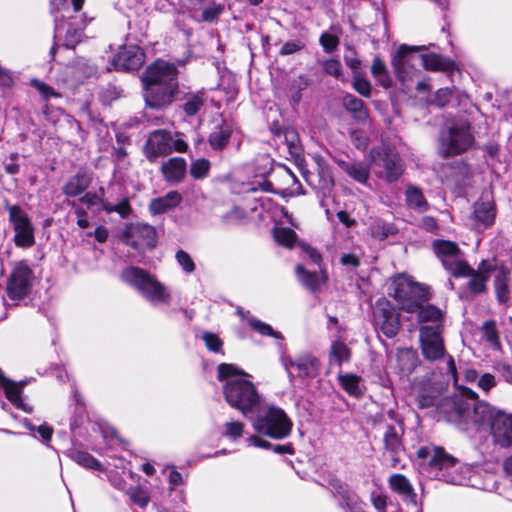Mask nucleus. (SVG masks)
<instances>
[{
  "label": "nucleus",
  "instance_id": "nucleus-58",
  "mask_svg": "<svg viewBox=\"0 0 512 512\" xmlns=\"http://www.w3.org/2000/svg\"><path fill=\"white\" fill-rule=\"evenodd\" d=\"M129 495L131 500L140 507H145L148 504L149 497L147 493L141 489H132Z\"/></svg>",
  "mask_w": 512,
  "mask_h": 512
},
{
  "label": "nucleus",
  "instance_id": "nucleus-51",
  "mask_svg": "<svg viewBox=\"0 0 512 512\" xmlns=\"http://www.w3.org/2000/svg\"><path fill=\"white\" fill-rule=\"evenodd\" d=\"M353 88L362 96L370 97L371 95V84L366 79L361 77L360 75L353 76Z\"/></svg>",
  "mask_w": 512,
  "mask_h": 512
},
{
  "label": "nucleus",
  "instance_id": "nucleus-14",
  "mask_svg": "<svg viewBox=\"0 0 512 512\" xmlns=\"http://www.w3.org/2000/svg\"><path fill=\"white\" fill-rule=\"evenodd\" d=\"M421 49V46L401 45L394 54L392 67L400 81H407L416 70L415 62L420 61V56L414 55L413 52Z\"/></svg>",
  "mask_w": 512,
  "mask_h": 512
},
{
  "label": "nucleus",
  "instance_id": "nucleus-31",
  "mask_svg": "<svg viewBox=\"0 0 512 512\" xmlns=\"http://www.w3.org/2000/svg\"><path fill=\"white\" fill-rule=\"evenodd\" d=\"M23 385V383H15L6 377H2V381L0 382V386L4 388L6 398L16 407L28 411L21 399Z\"/></svg>",
  "mask_w": 512,
  "mask_h": 512
},
{
  "label": "nucleus",
  "instance_id": "nucleus-29",
  "mask_svg": "<svg viewBox=\"0 0 512 512\" xmlns=\"http://www.w3.org/2000/svg\"><path fill=\"white\" fill-rule=\"evenodd\" d=\"M420 61L426 70L431 71L447 72L454 67L453 61L434 53L420 55Z\"/></svg>",
  "mask_w": 512,
  "mask_h": 512
},
{
  "label": "nucleus",
  "instance_id": "nucleus-49",
  "mask_svg": "<svg viewBox=\"0 0 512 512\" xmlns=\"http://www.w3.org/2000/svg\"><path fill=\"white\" fill-rule=\"evenodd\" d=\"M175 258L177 263L185 273L191 274L195 271V263L191 256L186 251L178 250L176 252Z\"/></svg>",
  "mask_w": 512,
  "mask_h": 512
},
{
  "label": "nucleus",
  "instance_id": "nucleus-12",
  "mask_svg": "<svg viewBox=\"0 0 512 512\" xmlns=\"http://www.w3.org/2000/svg\"><path fill=\"white\" fill-rule=\"evenodd\" d=\"M373 314L376 328L386 337L392 338L398 333L400 328L399 315L388 301H377Z\"/></svg>",
  "mask_w": 512,
  "mask_h": 512
},
{
  "label": "nucleus",
  "instance_id": "nucleus-11",
  "mask_svg": "<svg viewBox=\"0 0 512 512\" xmlns=\"http://www.w3.org/2000/svg\"><path fill=\"white\" fill-rule=\"evenodd\" d=\"M421 350L425 359L436 361L445 355L440 325H423L420 327Z\"/></svg>",
  "mask_w": 512,
  "mask_h": 512
},
{
  "label": "nucleus",
  "instance_id": "nucleus-61",
  "mask_svg": "<svg viewBox=\"0 0 512 512\" xmlns=\"http://www.w3.org/2000/svg\"><path fill=\"white\" fill-rule=\"evenodd\" d=\"M451 90L449 88H441L435 94V103L439 107L445 106L451 97Z\"/></svg>",
  "mask_w": 512,
  "mask_h": 512
},
{
  "label": "nucleus",
  "instance_id": "nucleus-20",
  "mask_svg": "<svg viewBox=\"0 0 512 512\" xmlns=\"http://www.w3.org/2000/svg\"><path fill=\"white\" fill-rule=\"evenodd\" d=\"M144 58V53L140 47L127 46L117 53L114 59V64L121 70H137L143 65Z\"/></svg>",
  "mask_w": 512,
  "mask_h": 512
},
{
  "label": "nucleus",
  "instance_id": "nucleus-13",
  "mask_svg": "<svg viewBox=\"0 0 512 512\" xmlns=\"http://www.w3.org/2000/svg\"><path fill=\"white\" fill-rule=\"evenodd\" d=\"M142 80L145 86H170V84H178L177 69L174 64L163 60H156L146 69Z\"/></svg>",
  "mask_w": 512,
  "mask_h": 512
},
{
  "label": "nucleus",
  "instance_id": "nucleus-25",
  "mask_svg": "<svg viewBox=\"0 0 512 512\" xmlns=\"http://www.w3.org/2000/svg\"><path fill=\"white\" fill-rule=\"evenodd\" d=\"M161 171L167 182H181L186 174V161L181 157H174L162 164Z\"/></svg>",
  "mask_w": 512,
  "mask_h": 512
},
{
  "label": "nucleus",
  "instance_id": "nucleus-45",
  "mask_svg": "<svg viewBox=\"0 0 512 512\" xmlns=\"http://www.w3.org/2000/svg\"><path fill=\"white\" fill-rule=\"evenodd\" d=\"M244 424L240 421H229L223 425V431L221 435L223 437L229 438L233 441L242 437L244 432Z\"/></svg>",
  "mask_w": 512,
  "mask_h": 512
},
{
  "label": "nucleus",
  "instance_id": "nucleus-5",
  "mask_svg": "<svg viewBox=\"0 0 512 512\" xmlns=\"http://www.w3.org/2000/svg\"><path fill=\"white\" fill-rule=\"evenodd\" d=\"M254 429L273 439H283L290 435L292 422L284 410L270 407L264 414L258 415L252 422Z\"/></svg>",
  "mask_w": 512,
  "mask_h": 512
},
{
  "label": "nucleus",
  "instance_id": "nucleus-9",
  "mask_svg": "<svg viewBox=\"0 0 512 512\" xmlns=\"http://www.w3.org/2000/svg\"><path fill=\"white\" fill-rule=\"evenodd\" d=\"M6 209L15 232V245L21 248L32 247L35 244L34 226L28 214L18 205H7Z\"/></svg>",
  "mask_w": 512,
  "mask_h": 512
},
{
  "label": "nucleus",
  "instance_id": "nucleus-37",
  "mask_svg": "<svg viewBox=\"0 0 512 512\" xmlns=\"http://www.w3.org/2000/svg\"><path fill=\"white\" fill-rule=\"evenodd\" d=\"M371 74L383 88L387 89L391 87L392 82L388 75L386 65L378 56L373 59Z\"/></svg>",
  "mask_w": 512,
  "mask_h": 512
},
{
  "label": "nucleus",
  "instance_id": "nucleus-10",
  "mask_svg": "<svg viewBox=\"0 0 512 512\" xmlns=\"http://www.w3.org/2000/svg\"><path fill=\"white\" fill-rule=\"evenodd\" d=\"M496 204L492 189H485L480 198L473 205L470 216L471 225L477 231L491 227L496 218Z\"/></svg>",
  "mask_w": 512,
  "mask_h": 512
},
{
  "label": "nucleus",
  "instance_id": "nucleus-19",
  "mask_svg": "<svg viewBox=\"0 0 512 512\" xmlns=\"http://www.w3.org/2000/svg\"><path fill=\"white\" fill-rule=\"evenodd\" d=\"M177 90L178 84H170V86H145V103L153 109L166 107L172 103Z\"/></svg>",
  "mask_w": 512,
  "mask_h": 512
},
{
  "label": "nucleus",
  "instance_id": "nucleus-21",
  "mask_svg": "<svg viewBox=\"0 0 512 512\" xmlns=\"http://www.w3.org/2000/svg\"><path fill=\"white\" fill-rule=\"evenodd\" d=\"M388 485L405 503L417 505V494L410 480L405 475L399 473L392 474L388 478Z\"/></svg>",
  "mask_w": 512,
  "mask_h": 512
},
{
  "label": "nucleus",
  "instance_id": "nucleus-42",
  "mask_svg": "<svg viewBox=\"0 0 512 512\" xmlns=\"http://www.w3.org/2000/svg\"><path fill=\"white\" fill-rule=\"evenodd\" d=\"M406 201L412 208L424 211L428 204L425 200L422 191L415 186H408L406 189Z\"/></svg>",
  "mask_w": 512,
  "mask_h": 512
},
{
  "label": "nucleus",
  "instance_id": "nucleus-16",
  "mask_svg": "<svg viewBox=\"0 0 512 512\" xmlns=\"http://www.w3.org/2000/svg\"><path fill=\"white\" fill-rule=\"evenodd\" d=\"M32 271L24 263L19 262L13 269L9 278L7 291L11 299L24 298L31 287Z\"/></svg>",
  "mask_w": 512,
  "mask_h": 512
},
{
  "label": "nucleus",
  "instance_id": "nucleus-40",
  "mask_svg": "<svg viewBox=\"0 0 512 512\" xmlns=\"http://www.w3.org/2000/svg\"><path fill=\"white\" fill-rule=\"evenodd\" d=\"M338 493L350 512H365L364 503L356 493L344 487H340Z\"/></svg>",
  "mask_w": 512,
  "mask_h": 512
},
{
  "label": "nucleus",
  "instance_id": "nucleus-15",
  "mask_svg": "<svg viewBox=\"0 0 512 512\" xmlns=\"http://www.w3.org/2000/svg\"><path fill=\"white\" fill-rule=\"evenodd\" d=\"M84 24L82 21L70 18L69 21L55 18V38L63 43V46L72 49L82 40Z\"/></svg>",
  "mask_w": 512,
  "mask_h": 512
},
{
  "label": "nucleus",
  "instance_id": "nucleus-56",
  "mask_svg": "<svg viewBox=\"0 0 512 512\" xmlns=\"http://www.w3.org/2000/svg\"><path fill=\"white\" fill-rule=\"evenodd\" d=\"M319 41L323 49L328 53L334 51L339 45L338 37L329 33H323Z\"/></svg>",
  "mask_w": 512,
  "mask_h": 512
},
{
  "label": "nucleus",
  "instance_id": "nucleus-18",
  "mask_svg": "<svg viewBox=\"0 0 512 512\" xmlns=\"http://www.w3.org/2000/svg\"><path fill=\"white\" fill-rule=\"evenodd\" d=\"M172 152V137L166 130H155L150 133L146 145L145 154L151 161H155L160 156L168 155Z\"/></svg>",
  "mask_w": 512,
  "mask_h": 512
},
{
  "label": "nucleus",
  "instance_id": "nucleus-60",
  "mask_svg": "<svg viewBox=\"0 0 512 512\" xmlns=\"http://www.w3.org/2000/svg\"><path fill=\"white\" fill-rule=\"evenodd\" d=\"M495 385V377L490 373L483 374L478 381V386L485 392H488Z\"/></svg>",
  "mask_w": 512,
  "mask_h": 512
},
{
  "label": "nucleus",
  "instance_id": "nucleus-7",
  "mask_svg": "<svg viewBox=\"0 0 512 512\" xmlns=\"http://www.w3.org/2000/svg\"><path fill=\"white\" fill-rule=\"evenodd\" d=\"M433 250L452 276L460 278V275H465L470 271L469 265L456 243L448 240H435Z\"/></svg>",
  "mask_w": 512,
  "mask_h": 512
},
{
  "label": "nucleus",
  "instance_id": "nucleus-46",
  "mask_svg": "<svg viewBox=\"0 0 512 512\" xmlns=\"http://www.w3.org/2000/svg\"><path fill=\"white\" fill-rule=\"evenodd\" d=\"M360 378L356 375L345 374L339 376V382L343 389L347 391L350 395H359L361 393L359 387Z\"/></svg>",
  "mask_w": 512,
  "mask_h": 512
},
{
  "label": "nucleus",
  "instance_id": "nucleus-36",
  "mask_svg": "<svg viewBox=\"0 0 512 512\" xmlns=\"http://www.w3.org/2000/svg\"><path fill=\"white\" fill-rule=\"evenodd\" d=\"M414 313L417 314L419 322H431V325H440L442 312L435 306L421 304Z\"/></svg>",
  "mask_w": 512,
  "mask_h": 512
},
{
  "label": "nucleus",
  "instance_id": "nucleus-63",
  "mask_svg": "<svg viewBox=\"0 0 512 512\" xmlns=\"http://www.w3.org/2000/svg\"><path fill=\"white\" fill-rule=\"evenodd\" d=\"M222 11L220 6H212L205 9L202 13V18L204 21H213L216 19Z\"/></svg>",
  "mask_w": 512,
  "mask_h": 512
},
{
  "label": "nucleus",
  "instance_id": "nucleus-52",
  "mask_svg": "<svg viewBox=\"0 0 512 512\" xmlns=\"http://www.w3.org/2000/svg\"><path fill=\"white\" fill-rule=\"evenodd\" d=\"M482 329H483V333H484L485 338L491 344H493L494 346H498L499 345V338H498V333H497L495 321H492V320L486 321L483 324Z\"/></svg>",
  "mask_w": 512,
  "mask_h": 512
},
{
  "label": "nucleus",
  "instance_id": "nucleus-23",
  "mask_svg": "<svg viewBox=\"0 0 512 512\" xmlns=\"http://www.w3.org/2000/svg\"><path fill=\"white\" fill-rule=\"evenodd\" d=\"M385 452L391 457V466L396 468L400 463V454L404 450L401 436L393 426L388 425L383 435Z\"/></svg>",
  "mask_w": 512,
  "mask_h": 512
},
{
  "label": "nucleus",
  "instance_id": "nucleus-43",
  "mask_svg": "<svg viewBox=\"0 0 512 512\" xmlns=\"http://www.w3.org/2000/svg\"><path fill=\"white\" fill-rule=\"evenodd\" d=\"M296 274L299 281L311 291H316L321 285V281L315 272H308L302 266L296 267Z\"/></svg>",
  "mask_w": 512,
  "mask_h": 512
},
{
  "label": "nucleus",
  "instance_id": "nucleus-17",
  "mask_svg": "<svg viewBox=\"0 0 512 512\" xmlns=\"http://www.w3.org/2000/svg\"><path fill=\"white\" fill-rule=\"evenodd\" d=\"M496 259L483 260L476 270L469 266V272L460 277H469L468 288L473 294H481L487 290V282L494 269L496 268Z\"/></svg>",
  "mask_w": 512,
  "mask_h": 512
},
{
  "label": "nucleus",
  "instance_id": "nucleus-34",
  "mask_svg": "<svg viewBox=\"0 0 512 512\" xmlns=\"http://www.w3.org/2000/svg\"><path fill=\"white\" fill-rule=\"evenodd\" d=\"M232 129L227 125H219L209 135V144L214 150H223L229 143Z\"/></svg>",
  "mask_w": 512,
  "mask_h": 512
},
{
  "label": "nucleus",
  "instance_id": "nucleus-4",
  "mask_svg": "<svg viewBox=\"0 0 512 512\" xmlns=\"http://www.w3.org/2000/svg\"><path fill=\"white\" fill-rule=\"evenodd\" d=\"M474 142L471 126L467 119L454 120L447 124L440 137L439 154L445 158L467 151Z\"/></svg>",
  "mask_w": 512,
  "mask_h": 512
},
{
  "label": "nucleus",
  "instance_id": "nucleus-39",
  "mask_svg": "<svg viewBox=\"0 0 512 512\" xmlns=\"http://www.w3.org/2000/svg\"><path fill=\"white\" fill-rule=\"evenodd\" d=\"M69 457L77 464L94 470L101 469V463L95 459L91 454L80 450H71L68 453Z\"/></svg>",
  "mask_w": 512,
  "mask_h": 512
},
{
  "label": "nucleus",
  "instance_id": "nucleus-32",
  "mask_svg": "<svg viewBox=\"0 0 512 512\" xmlns=\"http://www.w3.org/2000/svg\"><path fill=\"white\" fill-rule=\"evenodd\" d=\"M340 168L358 183L364 184L369 178V168L357 162L340 161Z\"/></svg>",
  "mask_w": 512,
  "mask_h": 512
},
{
  "label": "nucleus",
  "instance_id": "nucleus-64",
  "mask_svg": "<svg viewBox=\"0 0 512 512\" xmlns=\"http://www.w3.org/2000/svg\"><path fill=\"white\" fill-rule=\"evenodd\" d=\"M393 228L384 223H377L373 227V234L380 235L381 238H386L389 234L393 233Z\"/></svg>",
  "mask_w": 512,
  "mask_h": 512
},
{
  "label": "nucleus",
  "instance_id": "nucleus-44",
  "mask_svg": "<svg viewBox=\"0 0 512 512\" xmlns=\"http://www.w3.org/2000/svg\"><path fill=\"white\" fill-rule=\"evenodd\" d=\"M273 236L278 244L287 248H291L297 239L296 233L287 227L275 228L273 231Z\"/></svg>",
  "mask_w": 512,
  "mask_h": 512
},
{
  "label": "nucleus",
  "instance_id": "nucleus-8",
  "mask_svg": "<svg viewBox=\"0 0 512 512\" xmlns=\"http://www.w3.org/2000/svg\"><path fill=\"white\" fill-rule=\"evenodd\" d=\"M370 156L371 165L378 177L394 182L402 175L404 169L398 153L386 148H374Z\"/></svg>",
  "mask_w": 512,
  "mask_h": 512
},
{
  "label": "nucleus",
  "instance_id": "nucleus-41",
  "mask_svg": "<svg viewBox=\"0 0 512 512\" xmlns=\"http://www.w3.org/2000/svg\"><path fill=\"white\" fill-rule=\"evenodd\" d=\"M350 359V350L345 343L335 341L330 348V362L340 366Z\"/></svg>",
  "mask_w": 512,
  "mask_h": 512
},
{
  "label": "nucleus",
  "instance_id": "nucleus-62",
  "mask_svg": "<svg viewBox=\"0 0 512 512\" xmlns=\"http://www.w3.org/2000/svg\"><path fill=\"white\" fill-rule=\"evenodd\" d=\"M114 212L118 213L123 218L127 217L131 212L128 198H124L118 204H114Z\"/></svg>",
  "mask_w": 512,
  "mask_h": 512
},
{
  "label": "nucleus",
  "instance_id": "nucleus-24",
  "mask_svg": "<svg viewBox=\"0 0 512 512\" xmlns=\"http://www.w3.org/2000/svg\"><path fill=\"white\" fill-rule=\"evenodd\" d=\"M92 177L87 171L80 170L70 177L62 187V192L69 197L82 194L91 184Z\"/></svg>",
  "mask_w": 512,
  "mask_h": 512
},
{
  "label": "nucleus",
  "instance_id": "nucleus-59",
  "mask_svg": "<svg viewBox=\"0 0 512 512\" xmlns=\"http://www.w3.org/2000/svg\"><path fill=\"white\" fill-rule=\"evenodd\" d=\"M340 263L343 266L357 268L361 263V259L355 253H344L340 257Z\"/></svg>",
  "mask_w": 512,
  "mask_h": 512
},
{
  "label": "nucleus",
  "instance_id": "nucleus-30",
  "mask_svg": "<svg viewBox=\"0 0 512 512\" xmlns=\"http://www.w3.org/2000/svg\"><path fill=\"white\" fill-rule=\"evenodd\" d=\"M131 233L138 238L140 245L150 248L155 247L157 233L153 226L146 223H137L131 228Z\"/></svg>",
  "mask_w": 512,
  "mask_h": 512
},
{
  "label": "nucleus",
  "instance_id": "nucleus-54",
  "mask_svg": "<svg viewBox=\"0 0 512 512\" xmlns=\"http://www.w3.org/2000/svg\"><path fill=\"white\" fill-rule=\"evenodd\" d=\"M202 339L205 342L206 347L212 352H219L222 348L221 339L214 333L205 332L202 335Z\"/></svg>",
  "mask_w": 512,
  "mask_h": 512
},
{
  "label": "nucleus",
  "instance_id": "nucleus-55",
  "mask_svg": "<svg viewBox=\"0 0 512 512\" xmlns=\"http://www.w3.org/2000/svg\"><path fill=\"white\" fill-rule=\"evenodd\" d=\"M304 47L305 43L300 39L288 41L282 46L279 53L282 56L292 55L294 53L301 51L302 49H304Z\"/></svg>",
  "mask_w": 512,
  "mask_h": 512
},
{
  "label": "nucleus",
  "instance_id": "nucleus-57",
  "mask_svg": "<svg viewBox=\"0 0 512 512\" xmlns=\"http://www.w3.org/2000/svg\"><path fill=\"white\" fill-rule=\"evenodd\" d=\"M122 92L123 91L116 86H109L101 92V99L103 103L110 104L112 101L120 98Z\"/></svg>",
  "mask_w": 512,
  "mask_h": 512
},
{
  "label": "nucleus",
  "instance_id": "nucleus-48",
  "mask_svg": "<svg viewBox=\"0 0 512 512\" xmlns=\"http://www.w3.org/2000/svg\"><path fill=\"white\" fill-rule=\"evenodd\" d=\"M248 322H249L250 326L254 330H256L258 333H260L261 335L271 336V337H274L277 339H282L281 334L277 331H274L273 328L269 324H266L258 319H255V318L249 319Z\"/></svg>",
  "mask_w": 512,
  "mask_h": 512
},
{
  "label": "nucleus",
  "instance_id": "nucleus-3",
  "mask_svg": "<svg viewBox=\"0 0 512 512\" xmlns=\"http://www.w3.org/2000/svg\"><path fill=\"white\" fill-rule=\"evenodd\" d=\"M121 278L153 304L170 301L171 296L167 287L141 268L129 267L122 272Z\"/></svg>",
  "mask_w": 512,
  "mask_h": 512
},
{
  "label": "nucleus",
  "instance_id": "nucleus-1",
  "mask_svg": "<svg viewBox=\"0 0 512 512\" xmlns=\"http://www.w3.org/2000/svg\"><path fill=\"white\" fill-rule=\"evenodd\" d=\"M454 414L459 421L488 423L494 443L501 447L512 446V414L497 410L485 401L471 404L462 399L454 401Z\"/></svg>",
  "mask_w": 512,
  "mask_h": 512
},
{
  "label": "nucleus",
  "instance_id": "nucleus-33",
  "mask_svg": "<svg viewBox=\"0 0 512 512\" xmlns=\"http://www.w3.org/2000/svg\"><path fill=\"white\" fill-rule=\"evenodd\" d=\"M343 105L347 111L353 114L355 119L359 121H366L368 119L369 114L364 102L354 95L348 94L344 96Z\"/></svg>",
  "mask_w": 512,
  "mask_h": 512
},
{
  "label": "nucleus",
  "instance_id": "nucleus-53",
  "mask_svg": "<svg viewBox=\"0 0 512 512\" xmlns=\"http://www.w3.org/2000/svg\"><path fill=\"white\" fill-rule=\"evenodd\" d=\"M323 69L327 74L337 79L342 77V65L340 61L337 59L326 60L323 63Z\"/></svg>",
  "mask_w": 512,
  "mask_h": 512
},
{
  "label": "nucleus",
  "instance_id": "nucleus-28",
  "mask_svg": "<svg viewBox=\"0 0 512 512\" xmlns=\"http://www.w3.org/2000/svg\"><path fill=\"white\" fill-rule=\"evenodd\" d=\"M206 94L203 90L185 94L183 98V111L189 116H195L206 103Z\"/></svg>",
  "mask_w": 512,
  "mask_h": 512
},
{
  "label": "nucleus",
  "instance_id": "nucleus-26",
  "mask_svg": "<svg viewBox=\"0 0 512 512\" xmlns=\"http://www.w3.org/2000/svg\"><path fill=\"white\" fill-rule=\"evenodd\" d=\"M182 201V196L177 191H170L162 197L154 198L149 203V211L154 214H163L175 207Z\"/></svg>",
  "mask_w": 512,
  "mask_h": 512
},
{
  "label": "nucleus",
  "instance_id": "nucleus-27",
  "mask_svg": "<svg viewBox=\"0 0 512 512\" xmlns=\"http://www.w3.org/2000/svg\"><path fill=\"white\" fill-rule=\"evenodd\" d=\"M397 368L401 374H410L418 364V356L412 348H401L396 354Z\"/></svg>",
  "mask_w": 512,
  "mask_h": 512
},
{
  "label": "nucleus",
  "instance_id": "nucleus-6",
  "mask_svg": "<svg viewBox=\"0 0 512 512\" xmlns=\"http://www.w3.org/2000/svg\"><path fill=\"white\" fill-rule=\"evenodd\" d=\"M392 295L400 308L408 313L415 312L428 299L425 288L406 276H399L394 280Z\"/></svg>",
  "mask_w": 512,
  "mask_h": 512
},
{
  "label": "nucleus",
  "instance_id": "nucleus-38",
  "mask_svg": "<svg viewBox=\"0 0 512 512\" xmlns=\"http://www.w3.org/2000/svg\"><path fill=\"white\" fill-rule=\"evenodd\" d=\"M455 463L456 459L453 456L445 453V451L440 447L435 448L434 454L429 460L430 467L437 468L439 470L453 467Z\"/></svg>",
  "mask_w": 512,
  "mask_h": 512
},
{
  "label": "nucleus",
  "instance_id": "nucleus-35",
  "mask_svg": "<svg viewBox=\"0 0 512 512\" xmlns=\"http://www.w3.org/2000/svg\"><path fill=\"white\" fill-rule=\"evenodd\" d=\"M296 372L300 377H309L316 374L318 361L311 355H304L295 360Z\"/></svg>",
  "mask_w": 512,
  "mask_h": 512
},
{
  "label": "nucleus",
  "instance_id": "nucleus-2",
  "mask_svg": "<svg viewBox=\"0 0 512 512\" xmlns=\"http://www.w3.org/2000/svg\"><path fill=\"white\" fill-rule=\"evenodd\" d=\"M246 374L232 364L218 366V379L225 380L223 394L227 403L242 412L244 416L253 412L260 403V396L254 384L245 379Z\"/></svg>",
  "mask_w": 512,
  "mask_h": 512
},
{
  "label": "nucleus",
  "instance_id": "nucleus-22",
  "mask_svg": "<svg viewBox=\"0 0 512 512\" xmlns=\"http://www.w3.org/2000/svg\"><path fill=\"white\" fill-rule=\"evenodd\" d=\"M493 274L496 299L500 304L508 305L510 300V271L504 265L496 262Z\"/></svg>",
  "mask_w": 512,
  "mask_h": 512
},
{
  "label": "nucleus",
  "instance_id": "nucleus-47",
  "mask_svg": "<svg viewBox=\"0 0 512 512\" xmlns=\"http://www.w3.org/2000/svg\"><path fill=\"white\" fill-rule=\"evenodd\" d=\"M211 164L205 158H200L191 163L190 174L194 179H202L207 176Z\"/></svg>",
  "mask_w": 512,
  "mask_h": 512
},
{
  "label": "nucleus",
  "instance_id": "nucleus-50",
  "mask_svg": "<svg viewBox=\"0 0 512 512\" xmlns=\"http://www.w3.org/2000/svg\"><path fill=\"white\" fill-rule=\"evenodd\" d=\"M285 140L290 154L294 157H299L301 154V148L298 144L299 138L296 131L293 129L286 130Z\"/></svg>",
  "mask_w": 512,
  "mask_h": 512
}]
</instances>
